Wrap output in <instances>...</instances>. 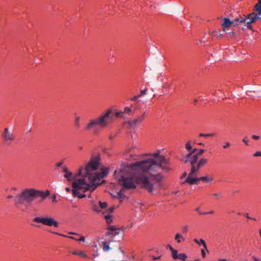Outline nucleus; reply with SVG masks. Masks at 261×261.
<instances>
[{
	"label": "nucleus",
	"instance_id": "nucleus-40",
	"mask_svg": "<svg viewBox=\"0 0 261 261\" xmlns=\"http://www.w3.org/2000/svg\"><path fill=\"white\" fill-rule=\"evenodd\" d=\"M139 97H140V95H136L134 96L133 98H132L130 99L132 101H135Z\"/></svg>",
	"mask_w": 261,
	"mask_h": 261
},
{
	"label": "nucleus",
	"instance_id": "nucleus-13",
	"mask_svg": "<svg viewBox=\"0 0 261 261\" xmlns=\"http://www.w3.org/2000/svg\"><path fill=\"white\" fill-rule=\"evenodd\" d=\"M194 242H195L196 243H197V244H199V245H203V246L204 247V248H205V249L207 251H208L207 249V246H206V243H205V241H204V240H203V239H200V240H198V239H195L194 240Z\"/></svg>",
	"mask_w": 261,
	"mask_h": 261
},
{
	"label": "nucleus",
	"instance_id": "nucleus-18",
	"mask_svg": "<svg viewBox=\"0 0 261 261\" xmlns=\"http://www.w3.org/2000/svg\"><path fill=\"white\" fill-rule=\"evenodd\" d=\"M212 34L217 38H221L223 36V34H222L220 31H214L212 32Z\"/></svg>",
	"mask_w": 261,
	"mask_h": 261
},
{
	"label": "nucleus",
	"instance_id": "nucleus-61",
	"mask_svg": "<svg viewBox=\"0 0 261 261\" xmlns=\"http://www.w3.org/2000/svg\"><path fill=\"white\" fill-rule=\"evenodd\" d=\"M168 247L169 248L170 250H171V251H172V248H173L172 246H171L170 245H168Z\"/></svg>",
	"mask_w": 261,
	"mask_h": 261
},
{
	"label": "nucleus",
	"instance_id": "nucleus-29",
	"mask_svg": "<svg viewBox=\"0 0 261 261\" xmlns=\"http://www.w3.org/2000/svg\"><path fill=\"white\" fill-rule=\"evenodd\" d=\"M215 136V134H199V136L200 137H213Z\"/></svg>",
	"mask_w": 261,
	"mask_h": 261
},
{
	"label": "nucleus",
	"instance_id": "nucleus-33",
	"mask_svg": "<svg viewBox=\"0 0 261 261\" xmlns=\"http://www.w3.org/2000/svg\"><path fill=\"white\" fill-rule=\"evenodd\" d=\"M230 146V143L228 142H226L224 145L223 146V148L224 149H227Z\"/></svg>",
	"mask_w": 261,
	"mask_h": 261
},
{
	"label": "nucleus",
	"instance_id": "nucleus-8",
	"mask_svg": "<svg viewBox=\"0 0 261 261\" xmlns=\"http://www.w3.org/2000/svg\"><path fill=\"white\" fill-rule=\"evenodd\" d=\"M1 137L4 141L7 144H10L15 139L13 130L8 127H6L1 134Z\"/></svg>",
	"mask_w": 261,
	"mask_h": 261
},
{
	"label": "nucleus",
	"instance_id": "nucleus-62",
	"mask_svg": "<svg viewBox=\"0 0 261 261\" xmlns=\"http://www.w3.org/2000/svg\"><path fill=\"white\" fill-rule=\"evenodd\" d=\"M13 197V196L12 195H9L7 198H9V199H10V198H12Z\"/></svg>",
	"mask_w": 261,
	"mask_h": 261
},
{
	"label": "nucleus",
	"instance_id": "nucleus-42",
	"mask_svg": "<svg viewBox=\"0 0 261 261\" xmlns=\"http://www.w3.org/2000/svg\"><path fill=\"white\" fill-rule=\"evenodd\" d=\"M85 240V237L84 236H81L79 239H78L77 241H82L84 242Z\"/></svg>",
	"mask_w": 261,
	"mask_h": 261
},
{
	"label": "nucleus",
	"instance_id": "nucleus-32",
	"mask_svg": "<svg viewBox=\"0 0 261 261\" xmlns=\"http://www.w3.org/2000/svg\"><path fill=\"white\" fill-rule=\"evenodd\" d=\"M182 231L183 233H186L188 231V226L187 225L184 226L182 227Z\"/></svg>",
	"mask_w": 261,
	"mask_h": 261
},
{
	"label": "nucleus",
	"instance_id": "nucleus-47",
	"mask_svg": "<svg viewBox=\"0 0 261 261\" xmlns=\"http://www.w3.org/2000/svg\"><path fill=\"white\" fill-rule=\"evenodd\" d=\"M201 253L203 257L205 256V252L204 249H201Z\"/></svg>",
	"mask_w": 261,
	"mask_h": 261
},
{
	"label": "nucleus",
	"instance_id": "nucleus-55",
	"mask_svg": "<svg viewBox=\"0 0 261 261\" xmlns=\"http://www.w3.org/2000/svg\"><path fill=\"white\" fill-rule=\"evenodd\" d=\"M214 212L213 211H210L207 213H204V214H214Z\"/></svg>",
	"mask_w": 261,
	"mask_h": 261
},
{
	"label": "nucleus",
	"instance_id": "nucleus-56",
	"mask_svg": "<svg viewBox=\"0 0 261 261\" xmlns=\"http://www.w3.org/2000/svg\"><path fill=\"white\" fill-rule=\"evenodd\" d=\"M98 255H99V254H98V252L97 251L95 253H94L93 255L94 257H95L97 256Z\"/></svg>",
	"mask_w": 261,
	"mask_h": 261
},
{
	"label": "nucleus",
	"instance_id": "nucleus-35",
	"mask_svg": "<svg viewBox=\"0 0 261 261\" xmlns=\"http://www.w3.org/2000/svg\"><path fill=\"white\" fill-rule=\"evenodd\" d=\"M192 155H193V154L192 153V152L191 151H190V152L189 153H188L187 154H186L184 157H185V158L189 159L190 158L191 159L192 158Z\"/></svg>",
	"mask_w": 261,
	"mask_h": 261
},
{
	"label": "nucleus",
	"instance_id": "nucleus-52",
	"mask_svg": "<svg viewBox=\"0 0 261 261\" xmlns=\"http://www.w3.org/2000/svg\"><path fill=\"white\" fill-rule=\"evenodd\" d=\"M63 172H65V173L68 172L69 171H68V168L67 167H64L63 168Z\"/></svg>",
	"mask_w": 261,
	"mask_h": 261
},
{
	"label": "nucleus",
	"instance_id": "nucleus-37",
	"mask_svg": "<svg viewBox=\"0 0 261 261\" xmlns=\"http://www.w3.org/2000/svg\"><path fill=\"white\" fill-rule=\"evenodd\" d=\"M225 32L226 33H227V34H228L230 35V36L231 37H234V35H235V33H234V32H227L226 31V32Z\"/></svg>",
	"mask_w": 261,
	"mask_h": 261
},
{
	"label": "nucleus",
	"instance_id": "nucleus-57",
	"mask_svg": "<svg viewBox=\"0 0 261 261\" xmlns=\"http://www.w3.org/2000/svg\"><path fill=\"white\" fill-rule=\"evenodd\" d=\"M65 190L66 192H69L70 191L71 189L70 188L67 187L65 188Z\"/></svg>",
	"mask_w": 261,
	"mask_h": 261
},
{
	"label": "nucleus",
	"instance_id": "nucleus-44",
	"mask_svg": "<svg viewBox=\"0 0 261 261\" xmlns=\"http://www.w3.org/2000/svg\"><path fill=\"white\" fill-rule=\"evenodd\" d=\"M52 198V201L53 202H57V200H56V196L55 195H54V196H52L51 197Z\"/></svg>",
	"mask_w": 261,
	"mask_h": 261
},
{
	"label": "nucleus",
	"instance_id": "nucleus-54",
	"mask_svg": "<svg viewBox=\"0 0 261 261\" xmlns=\"http://www.w3.org/2000/svg\"><path fill=\"white\" fill-rule=\"evenodd\" d=\"M62 164H63V162H59L57 164V166L60 167L62 165Z\"/></svg>",
	"mask_w": 261,
	"mask_h": 261
},
{
	"label": "nucleus",
	"instance_id": "nucleus-17",
	"mask_svg": "<svg viewBox=\"0 0 261 261\" xmlns=\"http://www.w3.org/2000/svg\"><path fill=\"white\" fill-rule=\"evenodd\" d=\"M175 240L177 243H180L182 241H184V239L180 233L176 234L175 236Z\"/></svg>",
	"mask_w": 261,
	"mask_h": 261
},
{
	"label": "nucleus",
	"instance_id": "nucleus-48",
	"mask_svg": "<svg viewBox=\"0 0 261 261\" xmlns=\"http://www.w3.org/2000/svg\"><path fill=\"white\" fill-rule=\"evenodd\" d=\"M245 216L249 219H252V220H256L255 219L252 218L250 217L248 215V214H247V213L245 214Z\"/></svg>",
	"mask_w": 261,
	"mask_h": 261
},
{
	"label": "nucleus",
	"instance_id": "nucleus-6",
	"mask_svg": "<svg viewBox=\"0 0 261 261\" xmlns=\"http://www.w3.org/2000/svg\"><path fill=\"white\" fill-rule=\"evenodd\" d=\"M190 166V172L185 181L183 182V184L188 183L191 185H193L195 184V180L194 179L197 177V173L202 167L200 166V164L198 162Z\"/></svg>",
	"mask_w": 261,
	"mask_h": 261
},
{
	"label": "nucleus",
	"instance_id": "nucleus-15",
	"mask_svg": "<svg viewBox=\"0 0 261 261\" xmlns=\"http://www.w3.org/2000/svg\"><path fill=\"white\" fill-rule=\"evenodd\" d=\"M108 229L109 230V231H108L107 232V233H106L107 235L112 234V231L118 232L117 230L118 229V228L114 226H112V225L109 226L108 227Z\"/></svg>",
	"mask_w": 261,
	"mask_h": 261
},
{
	"label": "nucleus",
	"instance_id": "nucleus-43",
	"mask_svg": "<svg viewBox=\"0 0 261 261\" xmlns=\"http://www.w3.org/2000/svg\"><path fill=\"white\" fill-rule=\"evenodd\" d=\"M252 138L254 140H258L259 139V136L256 135H253L252 136Z\"/></svg>",
	"mask_w": 261,
	"mask_h": 261
},
{
	"label": "nucleus",
	"instance_id": "nucleus-24",
	"mask_svg": "<svg viewBox=\"0 0 261 261\" xmlns=\"http://www.w3.org/2000/svg\"><path fill=\"white\" fill-rule=\"evenodd\" d=\"M103 245V249L105 251H108L110 249V247L108 245H107V243L106 242H102Z\"/></svg>",
	"mask_w": 261,
	"mask_h": 261
},
{
	"label": "nucleus",
	"instance_id": "nucleus-7",
	"mask_svg": "<svg viewBox=\"0 0 261 261\" xmlns=\"http://www.w3.org/2000/svg\"><path fill=\"white\" fill-rule=\"evenodd\" d=\"M34 222L36 223H41L43 225L48 226H54L55 227H58L59 223L51 217H35L34 218Z\"/></svg>",
	"mask_w": 261,
	"mask_h": 261
},
{
	"label": "nucleus",
	"instance_id": "nucleus-31",
	"mask_svg": "<svg viewBox=\"0 0 261 261\" xmlns=\"http://www.w3.org/2000/svg\"><path fill=\"white\" fill-rule=\"evenodd\" d=\"M115 115L117 117H123L124 118L122 111L116 112L115 114Z\"/></svg>",
	"mask_w": 261,
	"mask_h": 261
},
{
	"label": "nucleus",
	"instance_id": "nucleus-58",
	"mask_svg": "<svg viewBox=\"0 0 261 261\" xmlns=\"http://www.w3.org/2000/svg\"><path fill=\"white\" fill-rule=\"evenodd\" d=\"M189 161H190L189 159L185 158V160L184 162H185V163H187L188 162H189Z\"/></svg>",
	"mask_w": 261,
	"mask_h": 261
},
{
	"label": "nucleus",
	"instance_id": "nucleus-9",
	"mask_svg": "<svg viewBox=\"0 0 261 261\" xmlns=\"http://www.w3.org/2000/svg\"><path fill=\"white\" fill-rule=\"evenodd\" d=\"M146 113L144 112L142 115L138 116L135 119L128 120L126 122L129 127L135 128L137 125H139L145 119Z\"/></svg>",
	"mask_w": 261,
	"mask_h": 261
},
{
	"label": "nucleus",
	"instance_id": "nucleus-59",
	"mask_svg": "<svg viewBox=\"0 0 261 261\" xmlns=\"http://www.w3.org/2000/svg\"><path fill=\"white\" fill-rule=\"evenodd\" d=\"M187 175V173L186 172H185L182 176V178L184 177H186Z\"/></svg>",
	"mask_w": 261,
	"mask_h": 261
},
{
	"label": "nucleus",
	"instance_id": "nucleus-22",
	"mask_svg": "<svg viewBox=\"0 0 261 261\" xmlns=\"http://www.w3.org/2000/svg\"><path fill=\"white\" fill-rule=\"evenodd\" d=\"M53 233H55V234H58L59 236H61L64 237L68 238L69 239H72V240H75V241H78V239H77L76 238H74L73 237H72V236H66V235H64V234H60V233H57V232H53Z\"/></svg>",
	"mask_w": 261,
	"mask_h": 261
},
{
	"label": "nucleus",
	"instance_id": "nucleus-38",
	"mask_svg": "<svg viewBox=\"0 0 261 261\" xmlns=\"http://www.w3.org/2000/svg\"><path fill=\"white\" fill-rule=\"evenodd\" d=\"M204 151L205 150L204 149H200L199 152L197 153V155H198L199 156L202 155L204 153Z\"/></svg>",
	"mask_w": 261,
	"mask_h": 261
},
{
	"label": "nucleus",
	"instance_id": "nucleus-60",
	"mask_svg": "<svg viewBox=\"0 0 261 261\" xmlns=\"http://www.w3.org/2000/svg\"><path fill=\"white\" fill-rule=\"evenodd\" d=\"M160 257H161V256L154 257H153V259H154V260L159 259L160 258Z\"/></svg>",
	"mask_w": 261,
	"mask_h": 261
},
{
	"label": "nucleus",
	"instance_id": "nucleus-14",
	"mask_svg": "<svg viewBox=\"0 0 261 261\" xmlns=\"http://www.w3.org/2000/svg\"><path fill=\"white\" fill-rule=\"evenodd\" d=\"M122 112L124 118H125L126 116V115H130V114L132 112V110L130 108L126 107L124 108L123 111H122Z\"/></svg>",
	"mask_w": 261,
	"mask_h": 261
},
{
	"label": "nucleus",
	"instance_id": "nucleus-4",
	"mask_svg": "<svg viewBox=\"0 0 261 261\" xmlns=\"http://www.w3.org/2000/svg\"><path fill=\"white\" fill-rule=\"evenodd\" d=\"M114 116L112 109H109L98 117L91 119L84 129L86 131H89L92 129H96L98 127L105 128L112 121Z\"/></svg>",
	"mask_w": 261,
	"mask_h": 261
},
{
	"label": "nucleus",
	"instance_id": "nucleus-46",
	"mask_svg": "<svg viewBox=\"0 0 261 261\" xmlns=\"http://www.w3.org/2000/svg\"><path fill=\"white\" fill-rule=\"evenodd\" d=\"M118 234H119V232L112 231V234H111V236H112V237H114V236H115L118 235Z\"/></svg>",
	"mask_w": 261,
	"mask_h": 261
},
{
	"label": "nucleus",
	"instance_id": "nucleus-2",
	"mask_svg": "<svg viewBox=\"0 0 261 261\" xmlns=\"http://www.w3.org/2000/svg\"><path fill=\"white\" fill-rule=\"evenodd\" d=\"M99 165V159L93 158L89 163L84 168L81 167L78 173L73 175L72 172H68L65 174L64 177L68 181L74 180L72 182V194L74 197L80 198L86 196L84 194L88 191L92 192L98 186L104 182V177L108 174L107 169H102L101 172H98L97 169Z\"/></svg>",
	"mask_w": 261,
	"mask_h": 261
},
{
	"label": "nucleus",
	"instance_id": "nucleus-23",
	"mask_svg": "<svg viewBox=\"0 0 261 261\" xmlns=\"http://www.w3.org/2000/svg\"><path fill=\"white\" fill-rule=\"evenodd\" d=\"M187 258V255L184 253H180L178 255L177 258L179 259L182 261H185L186 258Z\"/></svg>",
	"mask_w": 261,
	"mask_h": 261
},
{
	"label": "nucleus",
	"instance_id": "nucleus-21",
	"mask_svg": "<svg viewBox=\"0 0 261 261\" xmlns=\"http://www.w3.org/2000/svg\"><path fill=\"white\" fill-rule=\"evenodd\" d=\"M80 117L79 116H77L75 117L74 120V125L77 128H79L80 127Z\"/></svg>",
	"mask_w": 261,
	"mask_h": 261
},
{
	"label": "nucleus",
	"instance_id": "nucleus-28",
	"mask_svg": "<svg viewBox=\"0 0 261 261\" xmlns=\"http://www.w3.org/2000/svg\"><path fill=\"white\" fill-rule=\"evenodd\" d=\"M92 208L94 211H95L96 212H101L99 206L98 207L96 204H93Z\"/></svg>",
	"mask_w": 261,
	"mask_h": 261
},
{
	"label": "nucleus",
	"instance_id": "nucleus-11",
	"mask_svg": "<svg viewBox=\"0 0 261 261\" xmlns=\"http://www.w3.org/2000/svg\"><path fill=\"white\" fill-rule=\"evenodd\" d=\"M195 180V184L198 181L202 180L205 182H211L213 180V177H209L208 176H202L200 177H196L194 179Z\"/></svg>",
	"mask_w": 261,
	"mask_h": 261
},
{
	"label": "nucleus",
	"instance_id": "nucleus-25",
	"mask_svg": "<svg viewBox=\"0 0 261 261\" xmlns=\"http://www.w3.org/2000/svg\"><path fill=\"white\" fill-rule=\"evenodd\" d=\"M99 208L103 209L105 208L107 206V203L106 202L99 201Z\"/></svg>",
	"mask_w": 261,
	"mask_h": 261
},
{
	"label": "nucleus",
	"instance_id": "nucleus-3",
	"mask_svg": "<svg viewBox=\"0 0 261 261\" xmlns=\"http://www.w3.org/2000/svg\"><path fill=\"white\" fill-rule=\"evenodd\" d=\"M50 194L48 190L43 191L34 188H27L22 191L21 193L14 198L16 205L31 204L35 200L37 203L42 202Z\"/></svg>",
	"mask_w": 261,
	"mask_h": 261
},
{
	"label": "nucleus",
	"instance_id": "nucleus-50",
	"mask_svg": "<svg viewBox=\"0 0 261 261\" xmlns=\"http://www.w3.org/2000/svg\"><path fill=\"white\" fill-rule=\"evenodd\" d=\"M68 234H73V235H76V236H80V234H79L78 233H76V232H68Z\"/></svg>",
	"mask_w": 261,
	"mask_h": 261
},
{
	"label": "nucleus",
	"instance_id": "nucleus-10",
	"mask_svg": "<svg viewBox=\"0 0 261 261\" xmlns=\"http://www.w3.org/2000/svg\"><path fill=\"white\" fill-rule=\"evenodd\" d=\"M224 22L222 24V27L223 29V31L226 32L225 29L229 27L231 25L233 24L234 27L239 26V23L236 21V18L232 20H230L229 18L224 17L223 18Z\"/></svg>",
	"mask_w": 261,
	"mask_h": 261
},
{
	"label": "nucleus",
	"instance_id": "nucleus-51",
	"mask_svg": "<svg viewBox=\"0 0 261 261\" xmlns=\"http://www.w3.org/2000/svg\"><path fill=\"white\" fill-rule=\"evenodd\" d=\"M197 150V149L196 148H194V149L192 148V149L190 151L193 154Z\"/></svg>",
	"mask_w": 261,
	"mask_h": 261
},
{
	"label": "nucleus",
	"instance_id": "nucleus-34",
	"mask_svg": "<svg viewBox=\"0 0 261 261\" xmlns=\"http://www.w3.org/2000/svg\"><path fill=\"white\" fill-rule=\"evenodd\" d=\"M147 91V89L146 88L143 90H141L140 94L138 95H140V97L142 95H145L146 94V91Z\"/></svg>",
	"mask_w": 261,
	"mask_h": 261
},
{
	"label": "nucleus",
	"instance_id": "nucleus-49",
	"mask_svg": "<svg viewBox=\"0 0 261 261\" xmlns=\"http://www.w3.org/2000/svg\"><path fill=\"white\" fill-rule=\"evenodd\" d=\"M196 211H197V212L199 214H201V215H202V214H204V213H202V212H200V208H199V207L197 208L196 209Z\"/></svg>",
	"mask_w": 261,
	"mask_h": 261
},
{
	"label": "nucleus",
	"instance_id": "nucleus-53",
	"mask_svg": "<svg viewBox=\"0 0 261 261\" xmlns=\"http://www.w3.org/2000/svg\"><path fill=\"white\" fill-rule=\"evenodd\" d=\"M214 195L216 197H221V193H215V194H214Z\"/></svg>",
	"mask_w": 261,
	"mask_h": 261
},
{
	"label": "nucleus",
	"instance_id": "nucleus-5",
	"mask_svg": "<svg viewBox=\"0 0 261 261\" xmlns=\"http://www.w3.org/2000/svg\"><path fill=\"white\" fill-rule=\"evenodd\" d=\"M261 19V17L258 15H256L254 12L248 14L247 16H242L239 15L236 18V21L239 23V25H244V27H239L240 29L244 30L245 28L252 30L251 24L256 22L257 20Z\"/></svg>",
	"mask_w": 261,
	"mask_h": 261
},
{
	"label": "nucleus",
	"instance_id": "nucleus-30",
	"mask_svg": "<svg viewBox=\"0 0 261 261\" xmlns=\"http://www.w3.org/2000/svg\"><path fill=\"white\" fill-rule=\"evenodd\" d=\"M105 219H106V220L107 221V222L108 224L110 223L112 221V219L111 218V216L110 215L106 216H105Z\"/></svg>",
	"mask_w": 261,
	"mask_h": 261
},
{
	"label": "nucleus",
	"instance_id": "nucleus-19",
	"mask_svg": "<svg viewBox=\"0 0 261 261\" xmlns=\"http://www.w3.org/2000/svg\"><path fill=\"white\" fill-rule=\"evenodd\" d=\"M207 159L205 158H201L198 163L200 164L201 167L203 166L205 164L207 163Z\"/></svg>",
	"mask_w": 261,
	"mask_h": 261
},
{
	"label": "nucleus",
	"instance_id": "nucleus-36",
	"mask_svg": "<svg viewBox=\"0 0 261 261\" xmlns=\"http://www.w3.org/2000/svg\"><path fill=\"white\" fill-rule=\"evenodd\" d=\"M253 156H261V151H258L253 154Z\"/></svg>",
	"mask_w": 261,
	"mask_h": 261
},
{
	"label": "nucleus",
	"instance_id": "nucleus-39",
	"mask_svg": "<svg viewBox=\"0 0 261 261\" xmlns=\"http://www.w3.org/2000/svg\"><path fill=\"white\" fill-rule=\"evenodd\" d=\"M243 141L245 143L246 145H248V139H247V137L244 138L243 139Z\"/></svg>",
	"mask_w": 261,
	"mask_h": 261
},
{
	"label": "nucleus",
	"instance_id": "nucleus-1",
	"mask_svg": "<svg viewBox=\"0 0 261 261\" xmlns=\"http://www.w3.org/2000/svg\"><path fill=\"white\" fill-rule=\"evenodd\" d=\"M168 164L169 160L164 156L160 155V151L158 150L146 160L136 162L130 164L129 166L123 167L118 172L115 171V176L122 186V189L117 192V197L121 199L125 198V190L136 188L134 180L149 193H152L156 186L160 185L163 178L161 174H150L148 176L144 173L136 175L133 174L136 171L158 172L160 169L168 172L171 170Z\"/></svg>",
	"mask_w": 261,
	"mask_h": 261
},
{
	"label": "nucleus",
	"instance_id": "nucleus-45",
	"mask_svg": "<svg viewBox=\"0 0 261 261\" xmlns=\"http://www.w3.org/2000/svg\"><path fill=\"white\" fill-rule=\"evenodd\" d=\"M198 156H199V155H197V153L192 155V157L195 159H197V161H198Z\"/></svg>",
	"mask_w": 261,
	"mask_h": 261
},
{
	"label": "nucleus",
	"instance_id": "nucleus-41",
	"mask_svg": "<svg viewBox=\"0 0 261 261\" xmlns=\"http://www.w3.org/2000/svg\"><path fill=\"white\" fill-rule=\"evenodd\" d=\"M115 206H113L110 207L108 210L109 213H112L115 209Z\"/></svg>",
	"mask_w": 261,
	"mask_h": 261
},
{
	"label": "nucleus",
	"instance_id": "nucleus-63",
	"mask_svg": "<svg viewBox=\"0 0 261 261\" xmlns=\"http://www.w3.org/2000/svg\"><path fill=\"white\" fill-rule=\"evenodd\" d=\"M113 138H114V136H113L112 135H110V139H112Z\"/></svg>",
	"mask_w": 261,
	"mask_h": 261
},
{
	"label": "nucleus",
	"instance_id": "nucleus-27",
	"mask_svg": "<svg viewBox=\"0 0 261 261\" xmlns=\"http://www.w3.org/2000/svg\"><path fill=\"white\" fill-rule=\"evenodd\" d=\"M197 162H198V161L197 160V159L193 158L192 156L189 161V163H190V166L193 165L194 164L197 163Z\"/></svg>",
	"mask_w": 261,
	"mask_h": 261
},
{
	"label": "nucleus",
	"instance_id": "nucleus-64",
	"mask_svg": "<svg viewBox=\"0 0 261 261\" xmlns=\"http://www.w3.org/2000/svg\"><path fill=\"white\" fill-rule=\"evenodd\" d=\"M88 196L89 198H91V194L90 193V194H89Z\"/></svg>",
	"mask_w": 261,
	"mask_h": 261
},
{
	"label": "nucleus",
	"instance_id": "nucleus-20",
	"mask_svg": "<svg viewBox=\"0 0 261 261\" xmlns=\"http://www.w3.org/2000/svg\"><path fill=\"white\" fill-rule=\"evenodd\" d=\"M172 256L174 259H177L178 257V254H177V251L174 248H172Z\"/></svg>",
	"mask_w": 261,
	"mask_h": 261
},
{
	"label": "nucleus",
	"instance_id": "nucleus-12",
	"mask_svg": "<svg viewBox=\"0 0 261 261\" xmlns=\"http://www.w3.org/2000/svg\"><path fill=\"white\" fill-rule=\"evenodd\" d=\"M254 10L257 12V14L259 16L261 15V0H258V3L254 6Z\"/></svg>",
	"mask_w": 261,
	"mask_h": 261
},
{
	"label": "nucleus",
	"instance_id": "nucleus-16",
	"mask_svg": "<svg viewBox=\"0 0 261 261\" xmlns=\"http://www.w3.org/2000/svg\"><path fill=\"white\" fill-rule=\"evenodd\" d=\"M73 255H77L80 257H87V255L85 252L81 250H75L72 253Z\"/></svg>",
	"mask_w": 261,
	"mask_h": 261
},
{
	"label": "nucleus",
	"instance_id": "nucleus-26",
	"mask_svg": "<svg viewBox=\"0 0 261 261\" xmlns=\"http://www.w3.org/2000/svg\"><path fill=\"white\" fill-rule=\"evenodd\" d=\"M185 148L186 149L190 151L192 149V147L191 145V142L190 141H188L186 144V146H185Z\"/></svg>",
	"mask_w": 261,
	"mask_h": 261
}]
</instances>
